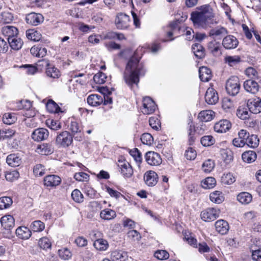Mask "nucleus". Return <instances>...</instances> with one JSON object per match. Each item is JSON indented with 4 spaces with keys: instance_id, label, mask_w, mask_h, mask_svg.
<instances>
[{
    "instance_id": "nucleus-35",
    "label": "nucleus",
    "mask_w": 261,
    "mask_h": 261,
    "mask_svg": "<svg viewBox=\"0 0 261 261\" xmlns=\"http://www.w3.org/2000/svg\"><path fill=\"white\" fill-rule=\"evenodd\" d=\"M257 158L256 153L255 151L248 150L244 152L242 155V158L244 162L251 163L255 161Z\"/></svg>"
},
{
    "instance_id": "nucleus-55",
    "label": "nucleus",
    "mask_w": 261,
    "mask_h": 261,
    "mask_svg": "<svg viewBox=\"0 0 261 261\" xmlns=\"http://www.w3.org/2000/svg\"><path fill=\"white\" fill-rule=\"evenodd\" d=\"M143 144L151 146L153 142V138L151 134L149 133L143 134L140 138Z\"/></svg>"
},
{
    "instance_id": "nucleus-13",
    "label": "nucleus",
    "mask_w": 261,
    "mask_h": 261,
    "mask_svg": "<svg viewBox=\"0 0 261 261\" xmlns=\"http://www.w3.org/2000/svg\"><path fill=\"white\" fill-rule=\"evenodd\" d=\"M261 85L260 82L256 80L249 79L245 81L244 83V88L245 90L252 94L256 93Z\"/></svg>"
},
{
    "instance_id": "nucleus-46",
    "label": "nucleus",
    "mask_w": 261,
    "mask_h": 261,
    "mask_svg": "<svg viewBox=\"0 0 261 261\" xmlns=\"http://www.w3.org/2000/svg\"><path fill=\"white\" fill-rule=\"evenodd\" d=\"M216 183V179L214 177H208L202 180L201 185L203 189H209L213 188L215 186Z\"/></svg>"
},
{
    "instance_id": "nucleus-9",
    "label": "nucleus",
    "mask_w": 261,
    "mask_h": 261,
    "mask_svg": "<svg viewBox=\"0 0 261 261\" xmlns=\"http://www.w3.org/2000/svg\"><path fill=\"white\" fill-rule=\"evenodd\" d=\"M247 106L250 113L258 114L261 112V98L256 97L248 100Z\"/></svg>"
},
{
    "instance_id": "nucleus-6",
    "label": "nucleus",
    "mask_w": 261,
    "mask_h": 261,
    "mask_svg": "<svg viewBox=\"0 0 261 261\" xmlns=\"http://www.w3.org/2000/svg\"><path fill=\"white\" fill-rule=\"evenodd\" d=\"M179 19L176 18L174 20L171 22L169 24L164 28V31L168 39H163V42L172 41L174 39L171 37L173 35L176 30L179 31Z\"/></svg>"
},
{
    "instance_id": "nucleus-64",
    "label": "nucleus",
    "mask_w": 261,
    "mask_h": 261,
    "mask_svg": "<svg viewBox=\"0 0 261 261\" xmlns=\"http://www.w3.org/2000/svg\"><path fill=\"white\" fill-rule=\"evenodd\" d=\"M19 176V173L16 170H13L12 171L7 172L5 175L6 180L9 181H13L18 179Z\"/></svg>"
},
{
    "instance_id": "nucleus-56",
    "label": "nucleus",
    "mask_w": 261,
    "mask_h": 261,
    "mask_svg": "<svg viewBox=\"0 0 261 261\" xmlns=\"http://www.w3.org/2000/svg\"><path fill=\"white\" fill-rule=\"evenodd\" d=\"M71 197L72 199L77 203H81L84 200L83 195L78 189H75L72 192Z\"/></svg>"
},
{
    "instance_id": "nucleus-32",
    "label": "nucleus",
    "mask_w": 261,
    "mask_h": 261,
    "mask_svg": "<svg viewBox=\"0 0 261 261\" xmlns=\"http://www.w3.org/2000/svg\"><path fill=\"white\" fill-rule=\"evenodd\" d=\"M37 151L42 155H48L54 152V148L51 144L43 143L37 147Z\"/></svg>"
},
{
    "instance_id": "nucleus-57",
    "label": "nucleus",
    "mask_w": 261,
    "mask_h": 261,
    "mask_svg": "<svg viewBox=\"0 0 261 261\" xmlns=\"http://www.w3.org/2000/svg\"><path fill=\"white\" fill-rule=\"evenodd\" d=\"M38 245L40 248L43 250H46L50 248L51 244L49 239L46 237L41 238L38 242Z\"/></svg>"
},
{
    "instance_id": "nucleus-49",
    "label": "nucleus",
    "mask_w": 261,
    "mask_h": 261,
    "mask_svg": "<svg viewBox=\"0 0 261 261\" xmlns=\"http://www.w3.org/2000/svg\"><path fill=\"white\" fill-rule=\"evenodd\" d=\"M44 228V224L40 220L34 221L30 225V228L34 232L42 231Z\"/></svg>"
},
{
    "instance_id": "nucleus-7",
    "label": "nucleus",
    "mask_w": 261,
    "mask_h": 261,
    "mask_svg": "<svg viewBox=\"0 0 261 261\" xmlns=\"http://www.w3.org/2000/svg\"><path fill=\"white\" fill-rule=\"evenodd\" d=\"M130 17L123 13H118L115 18V23L117 29L124 30L129 26Z\"/></svg>"
},
{
    "instance_id": "nucleus-43",
    "label": "nucleus",
    "mask_w": 261,
    "mask_h": 261,
    "mask_svg": "<svg viewBox=\"0 0 261 261\" xmlns=\"http://www.w3.org/2000/svg\"><path fill=\"white\" fill-rule=\"evenodd\" d=\"M237 199L242 204H248L252 200V195L248 192H242L238 195Z\"/></svg>"
},
{
    "instance_id": "nucleus-26",
    "label": "nucleus",
    "mask_w": 261,
    "mask_h": 261,
    "mask_svg": "<svg viewBox=\"0 0 261 261\" xmlns=\"http://www.w3.org/2000/svg\"><path fill=\"white\" fill-rule=\"evenodd\" d=\"M216 230L221 234H225L229 230V224L224 220H219L215 223Z\"/></svg>"
},
{
    "instance_id": "nucleus-41",
    "label": "nucleus",
    "mask_w": 261,
    "mask_h": 261,
    "mask_svg": "<svg viewBox=\"0 0 261 261\" xmlns=\"http://www.w3.org/2000/svg\"><path fill=\"white\" fill-rule=\"evenodd\" d=\"M259 143V140L256 135H250L249 134V137H247L246 144L251 148H255L258 146Z\"/></svg>"
},
{
    "instance_id": "nucleus-31",
    "label": "nucleus",
    "mask_w": 261,
    "mask_h": 261,
    "mask_svg": "<svg viewBox=\"0 0 261 261\" xmlns=\"http://www.w3.org/2000/svg\"><path fill=\"white\" fill-rule=\"evenodd\" d=\"M2 32L4 36H7L8 39H9L16 36L18 34V30L14 26L7 25L2 28Z\"/></svg>"
},
{
    "instance_id": "nucleus-21",
    "label": "nucleus",
    "mask_w": 261,
    "mask_h": 261,
    "mask_svg": "<svg viewBox=\"0 0 261 261\" xmlns=\"http://www.w3.org/2000/svg\"><path fill=\"white\" fill-rule=\"evenodd\" d=\"M231 126V124L229 121L226 119H223L214 125V130L215 132L219 133H225L228 130Z\"/></svg>"
},
{
    "instance_id": "nucleus-22",
    "label": "nucleus",
    "mask_w": 261,
    "mask_h": 261,
    "mask_svg": "<svg viewBox=\"0 0 261 261\" xmlns=\"http://www.w3.org/2000/svg\"><path fill=\"white\" fill-rule=\"evenodd\" d=\"M207 49L211 54L215 57L219 56L222 54L220 43L215 40L208 43Z\"/></svg>"
},
{
    "instance_id": "nucleus-15",
    "label": "nucleus",
    "mask_w": 261,
    "mask_h": 261,
    "mask_svg": "<svg viewBox=\"0 0 261 261\" xmlns=\"http://www.w3.org/2000/svg\"><path fill=\"white\" fill-rule=\"evenodd\" d=\"M143 107L142 112L148 115L154 112L156 105L150 97H146L143 100Z\"/></svg>"
},
{
    "instance_id": "nucleus-17",
    "label": "nucleus",
    "mask_w": 261,
    "mask_h": 261,
    "mask_svg": "<svg viewBox=\"0 0 261 261\" xmlns=\"http://www.w3.org/2000/svg\"><path fill=\"white\" fill-rule=\"evenodd\" d=\"M249 137V133L245 129H241L238 133V138H236L232 140L234 146L238 147H242L246 143V140Z\"/></svg>"
},
{
    "instance_id": "nucleus-61",
    "label": "nucleus",
    "mask_w": 261,
    "mask_h": 261,
    "mask_svg": "<svg viewBox=\"0 0 261 261\" xmlns=\"http://www.w3.org/2000/svg\"><path fill=\"white\" fill-rule=\"evenodd\" d=\"M214 162L211 160L205 161L202 164V168L205 172H210L214 168Z\"/></svg>"
},
{
    "instance_id": "nucleus-14",
    "label": "nucleus",
    "mask_w": 261,
    "mask_h": 261,
    "mask_svg": "<svg viewBox=\"0 0 261 261\" xmlns=\"http://www.w3.org/2000/svg\"><path fill=\"white\" fill-rule=\"evenodd\" d=\"M145 158L146 162L151 166L159 165L162 162L160 155L154 151H148L146 152Z\"/></svg>"
},
{
    "instance_id": "nucleus-10",
    "label": "nucleus",
    "mask_w": 261,
    "mask_h": 261,
    "mask_svg": "<svg viewBox=\"0 0 261 261\" xmlns=\"http://www.w3.org/2000/svg\"><path fill=\"white\" fill-rule=\"evenodd\" d=\"M120 164L118 165L122 176L125 178H130L134 173L133 169L130 164L126 161H120L119 160Z\"/></svg>"
},
{
    "instance_id": "nucleus-54",
    "label": "nucleus",
    "mask_w": 261,
    "mask_h": 261,
    "mask_svg": "<svg viewBox=\"0 0 261 261\" xmlns=\"http://www.w3.org/2000/svg\"><path fill=\"white\" fill-rule=\"evenodd\" d=\"M15 134V130L11 128H3L0 130V137L3 139L12 137Z\"/></svg>"
},
{
    "instance_id": "nucleus-40",
    "label": "nucleus",
    "mask_w": 261,
    "mask_h": 261,
    "mask_svg": "<svg viewBox=\"0 0 261 261\" xmlns=\"http://www.w3.org/2000/svg\"><path fill=\"white\" fill-rule=\"evenodd\" d=\"M26 36L28 39L34 41H38L41 38V34L40 32L34 29H30L26 31Z\"/></svg>"
},
{
    "instance_id": "nucleus-2",
    "label": "nucleus",
    "mask_w": 261,
    "mask_h": 261,
    "mask_svg": "<svg viewBox=\"0 0 261 261\" xmlns=\"http://www.w3.org/2000/svg\"><path fill=\"white\" fill-rule=\"evenodd\" d=\"M191 14V19L195 25L206 28L214 17L213 10L209 5H204L196 8Z\"/></svg>"
},
{
    "instance_id": "nucleus-52",
    "label": "nucleus",
    "mask_w": 261,
    "mask_h": 261,
    "mask_svg": "<svg viewBox=\"0 0 261 261\" xmlns=\"http://www.w3.org/2000/svg\"><path fill=\"white\" fill-rule=\"evenodd\" d=\"M235 181V177L230 173H224L221 177V181L225 185H231Z\"/></svg>"
},
{
    "instance_id": "nucleus-4",
    "label": "nucleus",
    "mask_w": 261,
    "mask_h": 261,
    "mask_svg": "<svg viewBox=\"0 0 261 261\" xmlns=\"http://www.w3.org/2000/svg\"><path fill=\"white\" fill-rule=\"evenodd\" d=\"M225 88L228 94L232 96L236 95L240 89L239 78L235 76L230 77L226 83Z\"/></svg>"
},
{
    "instance_id": "nucleus-59",
    "label": "nucleus",
    "mask_w": 261,
    "mask_h": 261,
    "mask_svg": "<svg viewBox=\"0 0 261 261\" xmlns=\"http://www.w3.org/2000/svg\"><path fill=\"white\" fill-rule=\"evenodd\" d=\"M13 15L9 12H3L1 14V21L4 23H9L12 21Z\"/></svg>"
},
{
    "instance_id": "nucleus-63",
    "label": "nucleus",
    "mask_w": 261,
    "mask_h": 261,
    "mask_svg": "<svg viewBox=\"0 0 261 261\" xmlns=\"http://www.w3.org/2000/svg\"><path fill=\"white\" fill-rule=\"evenodd\" d=\"M224 161L228 164L233 160V155L231 151L229 150H223L221 152Z\"/></svg>"
},
{
    "instance_id": "nucleus-47",
    "label": "nucleus",
    "mask_w": 261,
    "mask_h": 261,
    "mask_svg": "<svg viewBox=\"0 0 261 261\" xmlns=\"http://www.w3.org/2000/svg\"><path fill=\"white\" fill-rule=\"evenodd\" d=\"M68 127L73 135L80 133L82 129L80 123L77 121L72 119L71 120Z\"/></svg>"
},
{
    "instance_id": "nucleus-24",
    "label": "nucleus",
    "mask_w": 261,
    "mask_h": 261,
    "mask_svg": "<svg viewBox=\"0 0 261 261\" xmlns=\"http://www.w3.org/2000/svg\"><path fill=\"white\" fill-rule=\"evenodd\" d=\"M215 116V113L212 110H204L199 113L198 119L201 122H208L212 120Z\"/></svg>"
},
{
    "instance_id": "nucleus-1",
    "label": "nucleus",
    "mask_w": 261,
    "mask_h": 261,
    "mask_svg": "<svg viewBox=\"0 0 261 261\" xmlns=\"http://www.w3.org/2000/svg\"><path fill=\"white\" fill-rule=\"evenodd\" d=\"M146 70L142 63H139V59L132 57L128 61L124 73L123 79L127 86L133 89L134 85L138 87L140 76H144Z\"/></svg>"
},
{
    "instance_id": "nucleus-23",
    "label": "nucleus",
    "mask_w": 261,
    "mask_h": 261,
    "mask_svg": "<svg viewBox=\"0 0 261 261\" xmlns=\"http://www.w3.org/2000/svg\"><path fill=\"white\" fill-rule=\"evenodd\" d=\"M2 226L5 229L10 230L15 225V220L11 215H6L1 218Z\"/></svg>"
},
{
    "instance_id": "nucleus-42",
    "label": "nucleus",
    "mask_w": 261,
    "mask_h": 261,
    "mask_svg": "<svg viewBox=\"0 0 261 261\" xmlns=\"http://www.w3.org/2000/svg\"><path fill=\"white\" fill-rule=\"evenodd\" d=\"M241 60L239 56H228L225 57V63L229 66L233 67L240 63Z\"/></svg>"
},
{
    "instance_id": "nucleus-44",
    "label": "nucleus",
    "mask_w": 261,
    "mask_h": 261,
    "mask_svg": "<svg viewBox=\"0 0 261 261\" xmlns=\"http://www.w3.org/2000/svg\"><path fill=\"white\" fill-rule=\"evenodd\" d=\"M245 73L250 79L256 80L258 82L261 81V76L258 74L257 71L253 67H249L245 70Z\"/></svg>"
},
{
    "instance_id": "nucleus-16",
    "label": "nucleus",
    "mask_w": 261,
    "mask_h": 261,
    "mask_svg": "<svg viewBox=\"0 0 261 261\" xmlns=\"http://www.w3.org/2000/svg\"><path fill=\"white\" fill-rule=\"evenodd\" d=\"M222 44L225 49H232L238 46L239 41L234 36L229 35L223 39Z\"/></svg>"
},
{
    "instance_id": "nucleus-11",
    "label": "nucleus",
    "mask_w": 261,
    "mask_h": 261,
    "mask_svg": "<svg viewBox=\"0 0 261 261\" xmlns=\"http://www.w3.org/2000/svg\"><path fill=\"white\" fill-rule=\"evenodd\" d=\"M25 20L28 24L37 26L43 22L44 17L40 13L32 12L26 15Z\"/></svg>"
},
{
    "instance_id": "nucleus-62",
    "label": "nucleus",
    "mask_w": 261,
    "mask_h": 261,
    "mask_svg": "<svg viewBox=\"0 0 261 261\" xmlns=\"http://www.w3.org/2000/svg\"><path fill=\"white\" fill-rule=\"evenodd\" d=\"M107 76L105 73L99 72L93 76L94 81L98 84H102L106 82Z\"/></svg>"
},
{
    "instance_id": "nucleus-60",
    "label": "nucleus",
    "mask_w": 261,
    "mask_h": 261,
    "mask_svg": "<svg viewBox=\"0 0 261 261\" xmlns=\"http://www.w3.org/2000/svg\"><path fill=\"white\" fill-rule=\"evenodd\" d=\"M94 247L100 250H106L108 247L107 241L102 239H98L94 243Z\"/></svg>"
},
{
    "instance_id": "nucleus-3",
    "label": "nucleus",
    "mask_w": 261,
    "mask_h": 261,
    "mask_svg": "<svg viewBox=\"0 0 261 261\" xmlns=\"http://www.w3.org/2000/svg\"><path fill=\"white\" fill-rule=\"evenodd\" d=\"M73 141L72 135L68 131H63L59 133L56 137V144L59 147H67Z\"/></svg>"
},
{
    "instance_id": "nucleus-20",
    "label": "nucleus",
    "mask_w": 261,
    "mask_h": 261,
    "mask_svg": "<svg viewBox=\"0 0 261 261\" xmlns=\"http://www.w3.org/2000/svg\"><path fill=\"white\" fill-rule=\"evenodd\" d=\"M61 178L56 175H48L44 177L43 182L46 187H56L61 184Z\"/></svg>"
},
{
    "instance_id": "nucleus-29",
    "label": "nucleus",
    "mask_w": 261,
    "mask_h": 261,
    "mask_svg": "<svg viewBox=\"0 0 261 261\" xmlns=\"http://www.w3.org/2000/svg\"><path fill=\"white\" fill-rule=\"evenodd\" d=\"M87 102L92 107L98 106L103 102L102 96L97 94H91L87 98Z\"/></svg>"
},
{
    "instance_id": "nucleus-39",
    "label": "nucleus",
    "mask_w": 261,
    "mask_h": 261,
    "mask_svg": "<svg viewBox=\"0 0 261 261\" xmlns=\"http://www.w3.org/2000/svg\"><path fill=\"white\" fill-rule=\"evenodd\" d=\"M100 216L104 220H110L116 217V214L114 211L111 209L106 208L101 211Z\"/></svg>"
},
{
    "instance_id": "nucleus-18",
    "label": "nucleus",
    "mask_w": 261,
    "mask_h": 261,
    "mask_svg": "<svg viewBox=\"0 0 261 261\" xmlns=\"http://www.w3.org/2000/svg\"><path fill=\"white\" fill-rule=\"evenodd\" d=\"M219 100L217 91L212 87L208 88L205 94V102L211 105H215Z\"/></svg>"
},
{
    "instance_id": "nucleus-36",
    "label": "nucleus",
    "mask_w": 261,
    "mask_h": 261,
    "mask_svg": "<svg viewBox=\"0 0 261 261\" xmlns=\"http://www.w3.org/2000/svg\"><path fill=\"white\" fill-rule=\"evenodd\" d=\"M192 51L195 56L198 59H202L205 56V50L203 47L199 43H195L192 46Z\"/></svg>"
},
{
    "instance_id": "nucleus-50",
    "label": "nucleus",
    "mask_w": 261,
    "mask_h": 261,
    "mask_svg": "<svg viewBox=\"0 0 261 261\" xmlns=\"http://www.w3.org/2000/svg\"><path fill=\"white\" fill-rule=\"evenodd\" d=\"M13 201L11 197L4 196L0 198V209L3 210L9 207L12 204Z\"/></svg>"
},
{
    "instance_id": "nucleus-45",
    "label": "nucleus",
    "mask_w": 261,
    "mask_h": 261,
    "mask_svg": "<svg viewBox=\"0 0 261 261\" xmlns=\"http://www.w3.org/2000/svg\"><path fill=\"white\" fill-rule=\"evenodd\" d=\"M46 74L47 76L53 79L58 78L60 76L59 70L51 64L46 68Z\"/></svg>"
},
{
    "instance_id": "nucleus-48",
    "label": "nucleus",
    "mask_w": 261,
    "mask_h": 261,
    "mask_svg": "<svg viewBox=\"0 0 261 261\" xmlns=\"http://www.w3.org/2000/svg\"><path fill=\"white\" fill-rule=\"evenodd\" d=\"M237 115L239 118L242 120H246L249 118L250 112H248L247 108L240 107L237 111Z\"/></svg>"
},
{
    "instance_id": "nucleus-58",
    "label": "nucleus",
    "mask_w": 261,
    "mask_h": 261,
    "mask_svg": "<svg viewBox=\"0 0 261 261\" xmlns=\"http://www.w3.org/2000/svg\"><path fill=\"white\" fill-rule=\"evenodd\" d=\"M58 253L60 257L64 260L69 259L72 256L71 252L66 248L59 249Z\"/></svg>"
},
{
    "instance_id": "nucleus-38",
    "label": "nucleus",
    "mask_w": 261,
    "mask_h": 261,
    "mask_svg": "<svg viewBox=\"0 0 261 261\" xmlns=\"http://www.w3.org/2000/svg\"><path fill=\"white\" fill-rule=\"evenodd\" d=\"M210 198L212 202L217 204L222 203L224 199L222 192L219 191L211 193L210 195Z\"/></svg>"
},
{
    "instance_id": "nucleus-34",
    "label": "nucleus",
    "mask_w": 261,
    "mask_h": 261,
    "mask_svg": "<svg viewBox=\"0 0 261 261\" xmlns=\"http://www.w3.org/2000/svg\"><path fill=\"white\" fill-rule=\"evenodd\" d=\"M7 164L12 167H17L21 164V159L16 154H9L6 159Z\"/></svg>"
},
{
    "instance_id": "nucleus-30",
    "label": "nucleus",
    "mask_w": 261,
    "mask_h": 261,
    "mask_svg": "<svg viewBox=\"0 0 261 261\" xmlns=\"http://www.w3.org/2000/svg\"><path fill=\"white\" fill-rule=\"evenodd\" d=\"M8 45H10L12 49L18 50L20 49L23 45V41L20 38L17 36L12 38L7 39Z\"/></svg>"
},
{
    "instance_id": "nucleus-51",
    "label": "nucleus",
    "mask_w": 261,
    "mask_h": 261,
    "mask_svg": "<svg viewBox=\"0 0 261 261\" xmlns=\"http://www.w3.org/2000/svg\"><path fill=\"white\" fill-rule=\"evenodd\" d=\"M47 110L50 113H59L61 112V108L53 100H49L46 105Z\"/></svg>"
},
{
    "instance_id": "nucleus-53",
    "label": "nucleus",
    "mask_w": 261,
    "mask_h": 261,
    "mask_svg": "<svg viewBox=\"0 0 261 261\" xmlns=\"http://www.w3.org/2000/svg\"><path fill=\"white\" fill-rule=\"evenodd\" d=\"M200 142L203 146H210L215 143V139L212 136H204L201 138Z\"/></svg>"
},
{
    "instance_id": "nucleus-5",
    "label": "nucleus",
    "mask_w": 261,
    "mask_h": 261,
    "mask_svg": "<svg viewBox=\"0 0 261 261\" xmlns=\"http://www.w3.org/2000/svg\"><path fill=\"white\" fill-rule=\"evenodd\" d=\"M220 213L219 209L209 207L201 212L200 217L201 219L205 222H211L219 217Z\"/></svg>"
},
{
    "instance_id": "nucleus-12",
    "label": "nucleus",
    "mask_w": 261,
    "mask_h": 261,
    "mask_svg": "<svg viewBox=\"0 0 261 261\" xmlns=\"http://www.w3.org/2000/svg\"><path fill=\"white\" fill-rule=\"evenodd\" d=\"M49 135L48 130L44 128H38L35 129L31 134V138L36 142H40L46 140Z\"/></svg>"
},
{
    "instance_id": "nucleus-33",
    "label": "nucleus",
    "mask_w": 261,
    "mask_h": 261,
    "mask_svg": "<svg viewBox=\"0 0 261 261\" xmlns=\"http://www.w3.org/2000/svg\"><path fill=\"white\" fill-rule=\"evenodd\" d=\"M113 261H125L128 258L127 253L121 250H115L111 253Z\"/></svg>"
},
{
    "instance_id": "nucleus-25",
    "label": "nucleus",
    "mask_w": 261,
    "mask_h": 261,
    "mask_svg": "<svg viewBox=\"0 0 261 261\" xmlns=\"http://www.w3.org/2000/svg\"><path fill=\"white\" fill-rule=\"evenodd\" d=\"M227 34H228V31L225 28L217 27L210 31L209 36L215 39H220Z\"/></svg>"
},
{
    "instance_id": "nucleus-27",
    "label": "nucleus",
    "mask_w": 261,
    "mask_h": 261,
    "mask_svg": "<svg viewBox=\"0 0 261 261\" xmlns=\"http://www.w3.org/2000/svg\"><path fill=\"white\" fill-rule=\"evenodd\" d=\"M199 78L202 82H208L212 77L211 70L207 67H201L199 69Z\"/></svg>"
},
{
    "instance_id": "nucleus-8",
    "label": "nucleus",
    "mask_w": 261,
    "mask_h": 261,
    "mask_svg": "<svg viewBox=\"0 0 261 261\" xmlns=\"http://www.w3.org/2000/svg\"><path fill=\"white\" fill-rule=\"evenodd\" d=\"M187 116V134L188 136V141L189 144L192 145L194 143L196 139L195 127L193 124L192 115L190 112H188Z\"/></svg>"
},
{
    "instance_id": "nucleus-19",
    "label": "nucleus",
    "mask_w": 261,
    "mask_h": 261,
    "mask_svg": "<svg viewBox=\"0 0 261 261\" xmlns=\"http://www.w3.org/2000/svg\"><path fill=\"white\" fill-rule=\"evenodd\" d=\"M144 180L148 186L153 187L158 181V175L153 171H148L144 175Z\"/></svg>"
},
{
    "instance_id": "nucleus-37",
    "label": "nucleus",
    "mask_w": 261,
    "mask_h": 261,
    "mask_svg": "<svg viewBox=\"0 0 261 261\" xmlns=\"http://www.w3.org/2000/svg\"><path fill=\"white\" fill-rule=\"evenodd\" d=\"M182 234L184 236L183 240L187 242L191 246L197 248V240L192 236L190 231L188 230L183 231Z\"/></svg>"
},
{
    "instance_id": "nucleus-28",
    "label": "nucleus",
    "mask_w": 261,
    "mask_h": 261,
    "mask_svg": "<svg viewBox=\"0 0 261 261\" xmlns=\"http://www.w3.org/2000/svg\"><path fill=\"white\" fill-rule=\"evenodd\" d=\"M16 234L21 239L27 240L31 237L32 232L29 228L25 226H20L16 229Z\"/></svg>"
}]
</instances>
